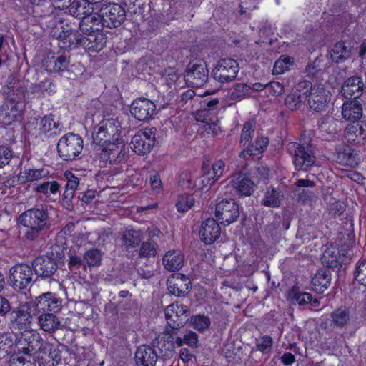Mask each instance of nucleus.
I'll list each match as a JSON object with an SVG mask.
<instances>
[{
  "mask_svg": "<svg viewBox=\"0 0 366 366\" xmlns=\"http://www.w3.org/2000/svg\"><path fill=\"white\" fill-rule=\"evenodd\" d=\"M18 222L26 229L24 239L29 242H36L43 238L52 225L49 207L41 204L28 209L19 216Z\"/></svg>",
  "mask_w": 366,
  "mask_h": 366,
  "instance_id": "1",
  "label": "nucleus"
},
{
  "mask_svg": "<svg viewBox=\"0 0 366 366\" xmlns=\"http://www.w3.org/2000/svg\"><path fill=\"white\" fill-rule=\"evenodd\" d=\"M62 29L59 34L55 32L54 36L61 39L64 43L68 42L69 46L82 47L88 52H99L106 45L107 38L101 31H92L80 34L73 29L69 24L61 26Z\"/></svg>",
  "mask_w": 366,
  "mask_h": 366,
  "instance_id": "2",
  "label": "nucleus"
},
{
  "mask_svg": "<svg viewBox=\"0 0 366 366\" xmlns=\"http://www.w3.org/2000/svg\"><path fill=\"white\" fill-rule=\"evenodd\" d=\"M61 247L54 244L51 247L50 252L46 254L36 257L31 262V267L37 277L43 280L54 279L58 271V262L64 257Z\"/></svg>",
  "mask_w": 366,
  "mask_h": 366,
  "instance_id": "3",
  "label": "nucleus"
},
{
  "mask_svg": "<svg viewBox=\"0 0 366 366\" xmlns=\"http://www.w3.org/2000/svg\"><path fill=\"white\" fill-rule=\"evenodd\" d=\"M121 123L119 118L102 119L92 132L93 143L104 144L112 142H118L121 134Z\"/></svg>",
  "mask_w": 366,
  "mask_h": 366,
  "instance_id": "4",
  "label": "nucleus"
},
{
  "mask_svg": "<svg viewBox=\"0 0 366 366\" xmlns=\"http://www.w3.org/2000/svg\"><path fill=\"white\" fill-rule=\"evenodd\" d=\"M286 148L292 156L297 170L306 171L314 165L316 157L311 144L292 142L287 144Z\"/></svg>",
  "mask_w": 366,
  "mask_h": 366,
  "instance_id": "5",
  "label": "nucleus"
},
{
  "mask_svg": "<svg viewBox=\"0 0 366 366\" xmlns=\"http://www.w3.org/2000/svg\"><path fill=\"white\" fill-rule=\"evenodd\" d=\"M83 147L82 138L79 134L70 132L59 140L56 145L57 154L64 161H73L80 155Z\"/></svg>",
  "mask_w": 366,
  "mask_h": 366,
  "instance_id": "6",
  "label": "nucleus"
},
{
  "mask_svg": "<svg viewBox=\"0 0 366 366\" xmlns=\"http://www.w3.org/2000/svg\"><path fill=\"white\" fill-rule=\"evenodd\" d=\"M31 307L27 305H19L11 310L7 319L8 327L15 335L31 327L33 317Z\"/></svg>",
  "mask_w": 366,
  "mask_h": 366,
  "instance_id": "7",
  "label": "nucleus"
},
{
  "mask_svg": "<svg viewBox=\"0 0 366 366\" xmlns=\"http://www.w3.org/2000/svg\"><path fill=\"white\" fill-rule=\"evenodd\" d=\"M190 315L187 306L179 304V302L173 303L167 306L165 309V316L169 327L172 329L167 331L169 337L174 339L177 335L175 330H178L183 327L189 320Z\"/></svg>",
  "mask_w": 366,
  "mask_h": 366,
  "instance_id": "8",
  "label": "nucleus"
},
{
  "mask_svg": "<svg viewBox=\"0 0 366 366\" xmlns=\"http://www.w3.org/2000/svg\"><path fill=\"white\" fill-rule=\"evenodd\" d=\"M14 335L15 348L19 353L31 356L42 347L43 340L39 333L28 330Z\"/></svg>",
  "mask_w": 366,
  "mask_h": 366,
  "instance_id": "9",
  "label": "nucleus"
},
{
  "mask_svg": "<svg viewBox=\"0 0 366 366\" xmlns=\"http://www.w3.org/2000/svg\"><path fill=\"white\" fill-rule=\"evenodd\" d=\"M33 269L26 264H17L9 272L8 282L14 290H24L33 282Z\"/></svg>",
  "mask_w": 366,
  "mask_h": 366,
  "instance_id": "10",
  "label": "nucleus"
},
{
  "mask_svg": "<svg viewBox=\"0 0 366 366\" xmlns=\"http://www.w3.org/2000/svg\"><path fill=\"white\" fill-rule=\"evenodd\" d=\"M102 26L106 28L114 29L120 26L126 19V9L122 5L110 3L102 6Z\"/></svg>",
  "mask_w": 366,
  "mask_h": 366,
  "instance_id": "11",
  "label": "nucleus"
},
{
  "mask_svg": "<svg viewBox=\"0 0 366 366\" xmlns=\"http://www.w3.org/2000/svg\"><path fill=\"white\" fill-rule=\"evenodd\" d=\"M155 128H146L139 130L131 140V148L138 155L149 154L155 142Z\"/></svg>",
  "mask_w": 366,
  "mask_h": 366,
  "instance_id": "12",
  "label": "nucleus"
},
{
  "mask_svg": "<svg viewBox=\"0 0 366 366\" xmlns=\"http://www.w3.org/2000/svg\"><path fill=\"white\" fill-rule=\"evenodd\" d=\"M239 70L237 61L233 59H222L212 71L214 79L220 83H227L235 79Z\"/></svg>",
  "mask_w": 366,
  "mask_h": 366,
  "instance_id": "13",
  "label": "nucleus"
},
{
  "mask_svg": "<svg viewBox=\"0 0 366 366\" xmlns=\"http://www.w3.org/2000/svg\"><path fill=\"white\" fill-rule=\"evenodd\" d=\"M208 77L209 70L204 61L189 63L184 73L187 84L193 87H202Z\"/></svg>",
  "mask_w": 366,
  "mask_h": 366,
  "instance_id": "14",
  "label": "nucleus"
},
{
  "mask_svg": "<svg viewBox=\"0 0 366 366\" xmlns=\"http://www.w3.org/2000/svg\"><path fill=\"white\" fill-rule=\"evenodd\" d=\"M227 187L234 195L247 197L253 193L254 182L247 174L236 173L230 177Z\"/></svg>",
  "mask_w": 366,
  "mask_h": 366,
  "instance_id": "15",
  "label": "nucleus"
},
{
  "mask_svg": "<svg viewBox=\"0 0 366 366\" xmlns=\"http://www.w3.org/2000/svg\"><path fill=\"white\" fill-rule=\"evenodd\" d=\"M215 214L222 224H229L239 217V206L232 199H223L217 204Z\"/></svg>",
  "mask_w": 366,
  "mask_h": 366,
  "instance_id": "16",
  "label": "nucleus"
},
{
  "mask_svg": "<svg viewBox=\"0 0 366 366\" xmlns=\"http://www.w3.org/2000/svg\"><path fill=\"white\" fill-rule=\"evenodd\" d=\"M313 92L307 96L310 108L316 112L325 111L331 99V95L322 84L315 85Z\"/></svg>",
  "mask_w": 366,
  "mask_h": 366,
  "instance_id": "17",
  "label": "nucleus"
},
{
  "mask_svg": "<svg viewBox=\"0 0 366 366\" xmlns=\"http://www.w3.org/2000/svg\"><path fill=\"white\" fill-rule=\"evenodd\" d=\"M156 105L146 98H139L133 101L130 106L132 115L139 121H145L155 113Z\"/></svg>",
  "mask_w": 366,
  "mask_h": 366,
  "instance_id": "18",
  "label": "nucleus"
},
{
  "mask_svg": "<svg viewBox=\"0 0 366 366\" xmlns=\"http://www.w3.org/2000/svg\"><path fill=\"white\" fill-rule=\"evenodd\" d=\"M365 84L360 76L346 79L341 87V95L346 99H359L363 94Z\"/></svg>",
  "mask_w": 366,
  "mask_h": 366,
  "instance_id": "19",
  "label": "nucleus"
},
{
  "mask_svg": "<svg viewBox=\"0 0 366 366\" xmlns=\"http://www.w3.org/2000/svg\"><path fill=\"white\" fill-rule=\"evenodd\" d=\"M142 240L140 230L133 228H126L118 233V242L124 251L130 252L135 250Z\"/></svg>",
  "mask_w": 366,
  "mask_h": 366,
  "instance_id": "20",
  "label": "nucleus"
},
{
  "mask_svg": "<svg viewBox=\"0 0 366 366\" xmlns=\"http://www.w3.org/2000/svg\"><path fill=\"white\" fill-rule=\"evenodd\" d=\"M36 307L39 312L56 315L62 308V300L51 292L44 293L36 297Z\"/></svg>",
  "mask_w": 366,
  "mask_h": 366,
  "instance_id": "21",
  "label": "nucleus"
},
{
  "mask_svg": "<svg viewBox=\"0 0 366 366\" xmlns=\"http://www.w3.org/2000/svg\"><path fill=\"white\" fill-rule=\"evenodd\" d=\"M24 92L25 89L21 85V81L14 74L9 75L3 87L5 98L12 103H17L23 99Z\"/></svg>",
  "mask_w": 366,
  "mask_h": 366,
  "instance_id": "22",
  "label": "nucleus"
},
{
  "mask_svg": "<svg viewBox=\"0 0 366 366\" xmlns=\"http://www.w3.org/2000/svg\"><path fill=\"white\" fill-rule=\"evenodd\" d=\"M38 357L39 366H57L62 360V351L57 347L45 345L39 350Z\"/></svg>",
  "mask_w": 366,
  "mask_h": 366,
  "instance_id": "23",
  "label": "nucleus"
},
{
  "mask_svg": "<svg viewBox=\"0 0 366 366\" xmlns=\"http://www.w3.org/2000/svg\"><path fill=\"white\" fill-rule=\"evenodd\" d=\"M125 154L124 144L119 140L107 143V147L102 151L101 157L110 164H117L122 162Z\"/></svg>",
  "mask_w": 366,
  "mask_h": 366,
  "instance_id": "24",
  "label": "nucleus"
},
{
  "mask_svg": "<svg viewBox=\"0 0 366 366\" xmlns=\"http://www.w3.org/2000/svg\"><path fill=\"white\" fill-rule=\"evenodd\" d=\"M221 234V228L213 218H208L202 224L199 236L206 244H211L217 240Z\"/></svg>",
  "mask_w": 366,
  "mask_h": 366,
  "instance_id": "25",
  "label": "nucleus"
},
{
  "mask_svg": "<svg viewBox=\"0 0 366 366\" xmlns=\"http://www.w3.org/2000/svg\"><path fill=\"white\" fill-rule=\"evenodd\" d=\"M190 285L189 279L180 274H173L167 280L169 292L177 297L185 296L189 292Z\"/></svg>",
  "mask_w": 366,
  "mask_h": 366,
  "instance_id": "26",
  "label": "nucleus"
},
{
  "mask_svg": "<svg viewBox=\"0 0 366 366\" xmlns=\"http://www.w3.org/2000/svg\"><path fill=\"white\" fill-rule=\"evenodd\" d=\"M363 114L362 104L358 99H347L342 106V118L355 123L359 122Z\"/></svg>",
  "mask_w": 366,
  "mask_h": 366,
  "instance_id": "27",
  "label": "nucleus"
},
{
  "mask_svg": "<svg viewBox=\"0 0 366 366\" xmlns=\"http://www.w3.org/2000/svg\"><path fill=\"white\" fill-rule=\"evenodd\" d=\"M134 359L137 366H155L158 355L154 348L143 345L137 347Z\"/></svg>",
  "mask_w": 366,
  "mask_h": 366,
  "instance_id": "28",
  "label": "nucleus"
},
{
  "mask_svg": "<svg viewBox=\"0 0 366 366\" xmlns=\"http://www.w3.org/2000/svg\"><path fill=\"white\" fill-rule=\"evenodd\" d=\"M345 137L350 142L360 144L366 139V122H356L348 124L345 129Z\"/></svg>",
  "mask_w": 366,
  "mask_h": 366,
  "instance_id": "29",
  "label": "nucleus"
},
{
  "mask_svg": "<svg viewBox=\"0 0 366 366\" xmlns=\"http://www.w3.org/2000/svg\"><path fill=\"white\" fill-rule=\"evenodd\" d=\"M184 255L179 249H172L167 252L162 258L164 268L169 272L179 270L184 265Z\"/></svg>",
  "mask_w": 366,
  "mask_h": 366,
  "instance_id": "30",
  "label": "nucleus"
},
{
  "mask_svg": "<svg viewBox=\"0 0 366 366\" xmlns=\"http://www.w3.org/2000/svg\"><path fill=\"white\" fill-rule=\"evenodd\" d=\"M47 71L51 73H61L66 71L69 65V56L60 54L47 56L44 64Z\"/></svg>",
  "mask_w": 366,
  "mask_h": 366,
  "instance_id": "31",
  "label": "nucleus"
},
{
  "mask_svg": "<svg viewBox=\"0 0 366 366\" xmlns=\"http://www.w3.org/2000/svg\"><path fill=\"white\" fill-rule=\"evenodd\" d=\"M103 18L102 13H92V14L84 16V18L79 22V29L81 33H86L92 31H101L104 27L102 26Z\"/></svg>",
  "mask_w": 366,
  "mask_h": 366,
  "instance_id": "32",
  "label": "nucleus"
},
{
  "mask_svg": "<svg viewBox=\"0 0 366 366\" xmlns=\"http://www.w3.org/2000/svg\"><path fill=\"white\" fill-rule=\"evenodd\" d=\"M40 328L48 333H54L63 325L59 317L54 313L41 312L38 316Z\"/></svg>",
  "mask_w": 366,
  "mask_h": 366,
  "instance_id": "33",
  "label": "nucleus"
},
{
  "mask_svg": "<svg viewBox=\"0 0 366 366\" xmlns=\"http://www.w3.org/2000/svg\"><path fill=\"white\" fill-rule=\"evenodd\" d=\"M66 10L73 16L83 19L84 16L92 14L94 7L93 4L87 0H74Z\"/></svg>",
  "mask_w": 366,
  "mask_h": 366,
  "instance_id": "34",
  "label": "nucleus"
},
{
  "mask_svg": "<svg viewBox=\"0 0 366 366\" xmlns=\"http://www.w3.org/2000/svg\"><path fill=\"white\" fill-rule=\"evenodd\" d=\"M64 176L67 180L65 185V190L62 195V200L64 204L70 206L71 199L74 197L75 191L77 189L80 182L79 179L76 177L73 173L69 171H66Z\"/></svg>",
  "mask_w": 366,
  "mask_h": 366,
  "instance_id": "35",
  "label": "nucleus"
},
{
  "mask_svg": "<svg viewBox=\"0 0 366 366\" xmlns=\"http://www.w3.org/2000/svg\"><path fill=\"white\" fill-rule=\"evenodd\" d=\"M268 143V138L264 137H257L253 144L249 143L246 147V149L240 152L239 157L247 159V156H258L263 152Z\"/></svg>",
  "mask_w": 366,
  "mask_h": 366,
  "instance_id": "36",
  "label": "nucleus"
},
{
  "mask_svg": "<svg viewBox=\"0 0 366 366\" xmlns=\"http://www.w3.org/2000/svg\"><path fill=\"white\" fill-rule=\"evenodd\" d=\"M39 131L48 134L49 137H56L63 132L62 127L54 121L51 115L44 116L39 122Z\"/></svg>",
  "mask_w": 366,
  "mask_h": 366,
  "instance_id": "37",
  "label": "nucleus"
},
{
  "mask_svg": "<svg viewBox=\"0 0 366 366\" xmlns=\"http://www.w3.org/2000/svg\"><path fill=\"white\" fill-rule=\"evenodd\" d=\"M330 272L328 269L319 270L312 279V290L322 293L330 285Z\"/></svg>",
  "mask_w": 366,
  "mask_h": 366,
  "instance_id": "38",
  "label": "nucleus"
},
{
  "mask_svg": "<svg viewBox=\"0 0 366 366\" xmlns=\"http://www.w3.org/2000/svg\"><path fill=\"white\" fill-rule=\"evenodd\" d=\"M336 162L341 165L355 167L357 165V154L348 147L336 152Z\"/></svg>",
  "mask_w": 366,
  "mask_h": 366,
  "instance_id": "39",
  "label": "nucleus"
},
{
  "mask_svg": "<svg viewBox=\"0 0 366 366\" xmlns=\"http://www.w3.org/2000/svg\"><path fill=\"white\" fill-rule=\"evenodd\" d=\"M282 198L283 194L280 189L269 187L267 189L261 203L266 207H278Z\"/></svg>",
  "mask_w": 366,
  "mask_h": 366,
  "instance_id": "40",
  "label": "nucleus"
},
{
  "mask_svg": "<svg viewBox=\"0 0 366 366\" xmlns=\"http://www.w3.org/2000/svg\"><path fill=\"white\" fill-rule=\"evenodd\" d=\"M333 325L340 328L346 326L350 321V310L346 307L335 310L330 315Z\"/></svg>",
  "mask_w": 366,
  "mask_h": 366,
  "instance_id": "41",
  "label": "nucleus"
},
{
  "mask_svg": "<svg viewBox=\"0 0 366 366\" xmlns=\"http://www.w3.org/2000/svg\"><path fill=\"white\" fill-rule=\"evenodd\" d=\"M60 187L61 185L56 181H46L37 184L34 190L46 195L47 197L51 195L56 197L60 195Z\"/></svg>",
  "mask_w": 366,
  "mask_h": 366,
  "instance_id": "42",
  "label": "nucleus"
},
{
  "mask_svg": "<svg viewBox=\"0 0 366 366\" xmlns=\"http://www.w3.org/2000/svg\"><path fill=\"white\" fill-rule=\"evenodd\" d=\"M252 87L243 83H236L229 92V99L236 102L240 101L249 96Z\"/></svg>",
  "mask_w": 366,
  "mask_h": 366,
  "instance_id": "43",
  "label": "nucleus"
},
{
  "mask_svg": "<svg viewBox=\"0 0 366 366\" xmlns=\"http://www.w3.org/2000/svg\"><path fill=\"white\" fill-rule=\"evenodd\" d=\"M351 56V50L345 46L344 42L335 44L332 49L331 58L337 63L349 59Z\"/></svg>",
  "mask_w": 366,
  "mask_h": 366,
  "instance_id": "44",
  "label": "nucleus"
},
{
  "mask_svg": "<svg viewBox=\"0 0 366 366\" xmlns=\"http://www.w3.org/2000/svg\"><path fill=\"white\" fill-rule=\"evenodd\" d=\"M307 96L302 95L295 91L287 94L285 99V105L290 110L299 109L306 102Z\"/></svg>",
  "mask_w": 366,
  "mask_h": 366,
  "instance_id": "45",
  "label": "nucleus"
},
{
  "mask_svg": "<svg viewBox=\"0 0 366 366\" xmlns=\"http://www.w3.org/2000/svg\"><path fill=\"white\" fill-rule=\"evenodd\" d=\"M174 343L177 347H182L183 345H187L191 347H197L198 343V335L192 330H187L182 333V336H177Z\"/></svg>",
  "mask_w": 366,
  "mask_h": 366,
  "instance_id": "46",
  "label": "nucleus"
},
{
  "mask_svg": "<svg viewBox=\"0 0 366 366\" xmlns=\"http://www.w3.org/2000/svg\"><path fill=\"white\" fill-rule=\"evenodd\" d=\"M294 64L293 58L282 55L274 63L273 67L274 74H281L288 71Z\"/></svg>",
  "mask_w": 366,
  "mask_h": 366,
  "instance_id": "47",
  "label": "nucleus"
},
{
  "mask_svg": "<svg viewBox=\"0 0 366 366\" xmlns=\"http://www.w3.org/2000/svg\"><path fill=\"white\" fill-rule=\"evenodd\" d=\"M194 204V198L192 195L184 194L178 196L176 202L177 209L180 213H184L190 209Z\"/></svg>",
  "mask_w": 366,
  "mask_h": 366,
  "instance_id": "48",
  "label": "nucleus"
},
{
  "mask_svg": "<svg viewBox=\"0 0 366 366\" xmlns=\"http://www.w3.org/2000/svg\"><path fill=\"white\" fill-rule=\"evenodd\" d=\"M86 267H98L101 264L102 253L94 249L87 251L84 256Z\"/></svg>",
  "mask_w": 366,
  "mask_h": 366,
  "instance_id": "49",
  "label": "nucleus"
},
{
  "mask_svg": "<svg viewBox=\"0 0 366 366\" xmlns=\"http://www.w3.org/2000/svg\"><path fill=\"white\" fill-rule=\"evenodd\" d=\"M157 244L151 241H145L141 244L139 256L142 258L155 257L157 254Z\"/></svg>",
  "mask_w": 366,
  "mask_h": 366,
  "instance_id": "50",
  "label": "nucleus"
},
{
  "mask_svg": "<svg viewBox=\"0 0 366 366\" xmlns=\"http://www.w3.org/2000/svg\"><path fill=\"white\" fill-rule=\"evenodd\" d=\"M123 4L128 12L133 14H142L144 11L145 1L144 0H123Z\"/></svg>",
  "mask_w": 366,
  "mask_h": 366,
  "instance_id": "51",
  "label": "nucleus"
},
{
  "mask_svg": "<svg viewBox=\"0 0 366 366\" xmlns=\"http://www.w3.org/2000/svg\"><path fill=\"white\" fill-rule=\"evenodd\" d=\"M216 116H212V112L205 109L204 107H202L197 114H196V120L202 122L206 123V125L208 127L205 129L206 131L212 130V123L215 121Z\"/></svg>",
  "mask_w": 366,
  "mask_h": 366,
  "instance_id": "52",
  "label": "nucleus"
},
{
  "mask_svg": "<svg viewBox=\"0 0 366 366\" xmlns=\"http://www.w3.org/2000/svg\"><path fill=\"white\" fill-rule=\"evenodd\" d=\"M203 175L202 177V183L203 187H212L219 178L214 177L213 171L212 168H209V165L204 164L202 167Z\"/></svg>",
  "mask_w": 366,
  "mask_h": 366,
  "instance_id": "53",
  "label": "nucleus"
},
{
  "mask_svg": "<svg viewBox=\"0 0 366 366\" xmlns=\"http://www.w3.org/2000/svg\"><path fill=\"white\" fill-rule=\"evenodd\" d=\"M354 277L358 282L366 286V259H362L357 263Z\"/></svg>",
  "mask_w": 366,
  "mask_h": 366,
  "instance_id": "54",
  "label": "nucleus"
},
{
  "mask_svg": "<svg viewBox=\"0 0 366 366\" xmlns=\"http://www.w3.org/2000/svg\"><path fill=\"white\" fill-rule=\"evenodd\" d=\"M160 352L165 359L171 358L174 353V343L173 341H167L162 339L158 342Z\"/></svg>",
  "mask_w": 366,
  "mask_h": 366,
  "instance_id": "55",
  "label": "nucleus"
},
{
  "mask_svg": "<svg viewBox=\"0 0 366 366\" xmlns=\"http://www.w3.org/2000/svg\"><path fill=\"white\" fill-rule=\"evenodd\" d=\"M289 295L291 300H295L300 305L307 304L312 300L311 294L308 292H299L295 288L290 292Z\"/></svg>",
  "mask_w": 366,
  "mask_h": 366,
  "instance_id": "56",
  "label": "nucleus"
},
{
  "mask_svg": "<svg viewBox=\"0 0 366 366\" xmlns=\"http://www.w3.org/2000/svg\"><path fill=\"white\" fill-rule=\"evenodd\" d=\"M192 323L195 330L203 332L209 327L210 320L207 316L197 315L192 318Z\"/></svg>",
  "mask_w": 366,
  "mask_h": 366,
  "instance_id": "57",
  "label": "nucleus"
},
{
  "mask_svg": "<svg viewBox=\"0 0 366 366\" xmlns=\"http://www.w3.org/2000/svg\"><path fill=\"white\" fill-rule=\"evenodd\" d=\"M254 132V126L252 122H247L244 124L241 134V143H244L243 146L247 147V144L250 143L252 135Z\"/></svg>",
  "mask_w": 366,
  "mask_h": 366,
  "instance_id": "58",
  "label": "nucleus"
},
{
  "mask_svg": "<svg viewBox=\"0 0 366 366\" xmlns=\"http://www.w3.org/2000/svg\"><path fill=\"white\" fill-rule=\"evenodd\" d=\"M12 340L8 335L0 336V360L6 357L11 352Z\"/></svg>",
  "mask_w": 366,
  "mask_h": 366,
  "instance_id": "59",
  "label": "nucleus"
},
{
  "mask_svg": "<svg viewBox=\"0 0 366 366\" xmlns=\"http://www.w3.org/2000/svg\"><path fill=\"white\" fill-rule=\"evenodd\" d=\"M317 197L315 193L305 189L298 192L297 201L302 204L311 205L316 201Z\"/></svg>",
  "mask_w": 366,
  "mask_h": 366,
  "instance_id": "60",
  "label": "nucleus"
},
{
  "mask_svg": "<svg viewBox=\"0 0 366 366\" xmlns=\"http://www.w3.org/2000/svg\"><path fill=\"white\" fill-rule=\"evenodd\" d=\"M23 174L24 175L22 176V178H24V180L26 182H33L39 180L41 179L44 176H45V174L44 173V169H25Z\"/></svg>",
  "mask_w": 366,
  "mask_h": 366,
  "instance_id": "61",
  "label": "nucleus"
},
{
  "mask_svg": "<svg viewBox=\"0 0 366 366\" xmlns=\"http://www.w3.org/2000/svg\"><path fill=\"white\" fill-rule=\"evenodd\" d=\"M13 157V152L6 146L0 145V169L8 165Z\"/></svg>",
  "mask_w": 366,
  "mask_h": 366,
  "instance_id": "62",
  "label": "nucleus"
},
{
  "mask_svg": "<svg viewBox=\"0 0 366 366\" xmlns=\"http://www.w3.org/2000/svg\"><path fill=\"white\" fill-rule=\"evenodd\" d=\"M315 85H313L310 81L302 80L295 86V92L304 96H309L313 91Z\"/></svg>",
  "mask_w": 366,
  "mask_h": 366,
  "instance_id": "63",
  "label": "nucleus"
},
{
  "mask_svg": "<svg viewBox=\"0 0 366 366\" xmlns=\"http://www.w3.org/2000/svg\"><path fill=\"white\" fill-rule=\"evenodd\" d=\"M179 184L184 189H193L197 186L192 176L187 172L181 174Z\"/></svg>",
  "mask_w": 366,
  "mask_h": 366,
  "instance_id": "64",
  "label": "nucleus"
}]
</instances>
